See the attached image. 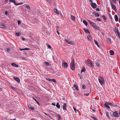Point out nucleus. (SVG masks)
Segmentation results:
<instances>
[{
  "label": "nucleus",
  "instance_id": "obj_1",
  "mask_svg": "<svg viewBox=\"0 0 120 120\" xmlns=\"http://www.w3.org/2000/svg\"><path fill=\"white\" fill-rule=\"evenodd\" d=\"M85 63L90 67H94V64L91 60L86 61L85 62Z\"/></svg>",
  "mask_w": 120,
  "mask_h": 120
},
{
  "label": "nucleus",
  "instance_id": "obj_2",
  "mask_svg": "<svg viewBox=\"0 0 120 120\" xmlns=\"http://www.w3.org/2000/svg\"><path fill=\"white\" fill-rule=\"evenodd\" d=\"M98 80L99 83L102 86L104 84L105 80L103 77L100 76H99Z\"/></svg>",
  "mask_w": 120,
  "mask_h": 120
},
{
  "label": "nucleus",
  "instance_id": "obj_3",
  "mask_svg": "<svg viewBox=\"0 0 120 120\" xmlns=\"http://www.w3.org/2000/svg\"><path fill=\"white\" fill-rule=\"evenodd\" d=\"M72 61L70 65V68L72 70H74L75 68V62L73 59L71 58Z\"/></svg>",
  "mask_w": 120,
  "mask_h": 120
},
{
  "label": "nucleus",
  "instance_id": "obj_4",
  "mask_svg": "<svg viewBox=\"0 0 120 120\" xmlns=\"http://www.w3.org/2000/svg\"><path fill=\"white\" fill-rule=\"evenodd\" d=\"M65 40L66 43L68 44L72 45H74L75 44L74 41L71 40H70L66 39H65Z\"/></svg>",
  "mask_w": 120,
  "mask_h": 120
},
{
  "label": "nucleus",
  "instance_id": "obj_5",
  "mask_svg": "<svg viewBox=\"0 0 120 120\" xmlns=\"http://www.w3.org/2000/svg\"><path fill=\"white\" fill-rule=\"evenodd\" d=\"M92 26L93 27L95 28L96 29L98 30H100V28L95 23H94Z\"/></svg>",
  "mask_w": 120,
  "mask_h": 120
},
{
  "label": "nucleus",
  "instance_id": "obj_6",
  "mask_svg": "<svg viewBox=\"0 0 120 120\" xmlns=\"http://www.w3.org/2000/svg\"><path fill=\"white\" fill-rule=\"evenodd\" d=\"M62 66L65 68H67L68 66V64L66 62H63Z\"/></svg>",
  "mask_w": 120,
  "mask_h": 120
},
{
  "label": "nucleus",
  "instance_id": "obj_7",
  "mask_svg": "<svg viewBox=\"0 0 120 120\" xmlns=\"http://www.w3.org/2000/svg\"><path fill=\"white\" fill-rule=\"evenodd\" d=\"M95 64L96 65L99 67L100 64V62L98 60H96L95 61Z\"/></svg>",
  "mask_w": 120,
  "mask_h": 120
},
{
  "label": "nucleus",
  "instance_id": "obj_8",
  "mask_svg": "<svg viewBox=\"0 0 120 120\" xmlns=\"http://www.w3.org/2000/svg\"><path fill=\"white\" fill-rule=\"evenodd\" d=\"M90 5L93 8H95L97 7L96 4L95 3L91 2Z\"/></svg>",
  "mask_w": 120,
  "mask_h": 120
},
{
  "label": "nucleus",
  "instance_id": "obj_9",
  "mask_svg": "<svg viewBox=\"0 0 120 120\" xmlns=\"http://www.w3.org/2000/svg\"><path fill=\"white\" fill-rule=\"evenodd\" d=\"M113 116L116 117H118L119 116V114L118 112L115 111L113 113Z\"/></svg>",
  "mask_w": 120,
  "mask_h": 120
},
{
  "label": "nucleus",
  "instance_id": "obj_10",
  "mask_svg": "<svg viewBox=\"0 0 120 120\" xmlns=\"http://www.w3.org/2000/svg\"><path fill=\"white\" fill-rule=\"evenodd\" d=\"M67 104L66 103H64V104L63 105V110H64L65 111V110H67L66 108V106Z\"/></svg>",
  "mask_w": 120,
  "mask_h": 120
},
{
  "label": "nucleus",
  "instance_id": "obj_11",
  "mask_svg": "<svg viewBox=\"0 0 120 120\" xmlns=\"http://www.w3.org/2000/svg\"><path fill=\"white\" fill-rule=\"evenodd\" d=\"M111 5L112 8L116 12V6L111 3Z\"/></svg>",
  "mask_w": 120,
  "mask_h": 120
},
{
  "label": "nucleus",
  "instance_id": "obj_12",
  "mask_svg": "<svg viewBox=\"0 0 120 120\" xmlns=\"http://www.w3.org/2000/svg\"><path fill=\"white\" fill-rule=\"evenodd\" d=\"M19 50L21 51H22L23 50H28L30 49V48H25L24 49H21L19 48Z\"/></svg>",
  "mask_w": 120,
  "mask_h": 120
},
{
  "label": "nucleus",
  "instance_id": "obj_13",
  "mask_svg": "<svg viewBox=\"0 0 120 120\" xmlns=\"http://www.w3.org/2000/svg\"><path fill=\"white\" fill-rule=\"evenodd\" d=\"M14 79L17 82H20V80L19 78L18 77H14Z\"/></svg>",
  "mask_w": 120,
  "mask_h": 120
},
{
  "label": "nucleus",
  "instance_id": "obj_14",
  "mask_svg": "<svg viewBox=\"0 0 120 120\" xmlns=\"http://www.w3.org/2000/svg\"><path fill=\"white\" fill-rule=\"evenodd\" d=\"M92 13L96 16L99 17L100 16L99 15L98 13L97 12H93Z\"/></svg>",
  "mask_w": 120,
  "mask_h": 120
},
{
  "label": "nucleus",
  "instance_id": "obj_15",
  "mask_svg": "<svg viewBox=\"0 0 120 120\" xmlns=\"http://www.w3.org/2000/svg\"><path fill=\"white\" fill-rule=\"evenodd\" d=\"M1 27L2 28H6V26L5 24H0Z\"/></svg>",
  "mask_w": 120,
  "mask_h": 120
},
{
  "label": "nucleus",
  "instance_id": "obj_16",
  "mask_svg": "<svg viewBox=\"0 0 120 120\" xmlns=\"http://www.w3.org/2000/svg\"><path fill=\"white\" fill-rule=\"evenodd\" d=\"M27 105L28 108L30 109L31 110H34V108L32 107L30 105L28 104Z\"/></svg>",
  "mask_w": 120,
  "mask_h": 120
},
{
  "label": "nucleus",
  "instance_id": "obj_17",
  "mask_svg": "<svg viewBox=\"0 0 120 120\" xmlns=\"http://www.w3.org/2000/svg\"><path fill=\"white\" fill-rule=\"evenodd\" d=\"M53 10L57 14H59L58 11L56 9V8H54L53 9Z\"/></svg>",
  "mask_w": 120,
  "mask_h": 120
},
{
  "label": "nucleus",
  "instance_id": "obj_18",
  "mask_svg": "<svg viewBox=\"0 0 120 120\" xmlns=\"http://www.w3.org/2000/svg\"><path fill=\"white\" fill-rule=\"evenodd\" d=\"M11 65L12 66L16 68H18L19 67L18 65L15 63H12L11 64Z\"/></svg>",
  "mask_w": 120,
  "mask_h": 120
},
{
  "label": "nucleus",
  "instance_id": "obj_19",
  "mask_svg": "<svg viewBox=\"0 0 120 120\" xmlns=\"http://www.w3.org/2000/svg\"><path fill=\"white\" fill-rule=\"evenodd\" d=\"M114 18L115 21L116 22H117L118 19V18L117 16L116 15H115Z\"/></svg>",
  "mask_w": 120,
  "mask_h": 120
},
{
  "label": "nucleus",
  "instance_id": "obj_20",
  "mask_svg": "<svg viewBox=\"0 0 120 120\" xmlns=\"http://www.w3.org/2000/svg\"><path fill=\"white\" fill-rule=\"evenodd\" d=\"M109 53H110V55H113L114 54V52L112 50H110L109 51Z\"/></svg>",
  "mask_w": 120,
  "mask_h": 120
},
{
  "label": "nucleus",
  "instance_id": "obj_21",
  "mask_svg": "<svg viewBox=\"0 0 120 120\" xmlns=\"http://www.w3.org/2000/svg\"><path fill=\"white\" fill-rule=\"evenodd\" d=\"M83 22L86 26H87L88 25V23L86 20H83Z\"/></svg>",
  "mask_w": 120,
  "mask_h": 120
},
{
  "label": "nucleus",
  "instance_id": "obj_22",
  "mask_svg": "<svg viewBox=\"0 0 120 120\" xmlns=\"http://www.w3.org/2000/svg\"><path fill=\"white\" fill-rule=\"evenodd\" d=\"M56 106L57 108L59 109H60V104H59V103L57 102V104L56 105Z\"/></svg>",
  "mask_w": 120,
  "mask_h": 120
},
{
  "label": "nucleus",
  "instance_id": "obj_23",
  "mask_svg": "<svg viewBox=\"0 0 120 120\" xmlns=\"http://www.w3.org/2000/svg\"><path fill=\"white\" fill-rule=\"evenodd\" d=\"M71 18L72 20L74 21L75 20V16L73 15H71Z\"/></svg>",
  "mask_w": 120,
  "mask_h": 120
},
{
  "label": "nucleus",
  "instance_id": "obj_24",
  "mask_svg": "<svg viewBox=\"0 0 120 120\" xmlns=\"http://www.w3.org/2000/svg\"><path fill=\"white\" fill-rule=\"evenodd\" d=\"M94 42L95 43V44L98 47H99V45L97 41L96 40H94Z\"/></svg>",
  "mask_w": 120,
  "mask_h": 120
},
{
  "label": "nucleus",
  "instance_id": "obj_25",
  "mask_svg": "<svg viewBox=\"0 0 120 120\" xmlns=\"http://www.w3.org/2000/svg\"><path fill=\"white\" fill-rule=\"evenodd\" d=\"M73 87L75 88L77 90H78L79 89L78 88V87L75 84L74 85Z\"/></svg>",
  "mask_w": 120,
  "mask_h": 120
},
{
  "label": "nucleus",
  "instance_id": "obj_26",
  "mask_svg": "<svg viewBox=\"0 0 120 120\" xmlns=\"http://www.w3.org/2000/svg\"><path fill=\"white\" fill-rule=\"evenodd\" d=\"M106 115L109 118H110V116L109 115V112H106Z\"/></svg>",
  "mask_w": 120,
  "mask_h": 120
},
{
  "label": "nucleus",
  "instance_id": "obj_27",
  "mask_svg": "<svg viewBox=\"0 0 120 120\" xmlns=\"http://www.w3.org/2000/svg\"><path fill=\"white\" fill-rule=\"evenodd\" d=\"M105 105L106 107L110 109L109 106L107 104V103L105 104Z\"/></svg>",
  "mask_w": 120,
  "mask_h": 120
},
{
  "label": "nucleus",
  "instance_id": "obj_28",
  "mask_svg": "<svg viewBox=\"0 0 120 120\" xmlns=\"http://www.w3.org/2000/svg\"><path fill=\"white\" fill-rule=\"evenodd\" d=\"M88 22H89V23L91 25H92V24H93L94 22H92L90 20H88Z\"/></svg>",
  "mask_w": 120,
  "mask_h": 120
},
{
  "label": "nucleus",
  "instance_id": "obj_29",
  "mask_svg": "<svg viewBox=\"0 0 120 120\" xmlns=\"http://www.w3.org/2000/svg\"><path fill=\"white\" fill-rule=\"evenodd\" d=\"M107 41L109 43H110L111 42V40L109 38L107 39Z\"/></svg>",
  "mask_w": 120,
  "mask_h": 120
},
{
  "label": "nucleus",
  "instance_id": "obj_30",
  "mask_svg": "<svg viewBox=\"0 0 120 120\" xmlns=\"http://www.w3.org/2000/svg\"><path fill=\"white\" fill-rule=\"evenodd\" d=\"M85 68H83L81 71V72L82 73V72H85Z\"/></svg>",
  "mask_w": 120,
  "mask_h": 120
},
{
  "label": "nucleus",
  "instance_id": "obj_31",
  "mask_svg": "<svg viewBox=\"0 0 120 120\" xmlns=\"http://www.w3.org/2000/svg\"><path fill=\"white\" fill-rule=\"evenodd\" d=\"M107 104L110 105V106H113L112 104L111 103L107 102Z\"/></svg>",
  "mask_w": 120,
  "mask_h": 120
},
{
  "label": "nucleus",
  "instance_id": "obj_32",
  "mask_svg": "<svg viewBox=\"0 0 120 120\" xmlns=\"http://www.w3.org/2000/svg\"><path fill=\"white\" fill-rule=\"evenodd\" d=\"M87 38L89 40L91 41V38L90 36H87Z\"/></svg>",
  "mask_w": 120,
  "mask_h": 120
},
{
  "label": "nucleus",
  "instance_id": "obj_33",
  "mask_svg": "<svg viewBox=\"0 0 120 120\" xmlns=\"http://www.w3.org/2000/svg\"><path fill=\"white\" fill-rule=\"evenodd\" d=\"M45 64L47 66H49V63L48 62H45Z\"/></svg>",
  "mask_w": 120,
  "mask_h": 120
},
{
  "label": "nucleus",
  "instance_id": "obj_34",
  "mask_svg": "<svg viewBox=\"0 0 120 120\" xmlns=\"http://www.w3.org/2000/svg\"><path fill=\"white\" fill-rule=\"evenodd\" d=\"M82 88L83 89H85L86 88V87L84 85H82Z\"/></svg>",
  "mask_w": 120,
  "mask_h": 120
},
{
  "label": "nucleus",
  "instance_id": "obj_35",
  "mask_svg": "<svg viewBox=\"0 0 120 120\" xmlns=\"http://www.w3.org/2000/svg\"><path fill=\"white\" fill-rule=\"evenodd\" d=\"M16 34L17 36H20L21 35L20 33L19 32L17 33H16Z\"/></svg>",
  "mask_w": 120,
  "mask_h": 120
},
{
  "label": "nucleus",
  "instance_id": "obj_36",
  "mask_svg": "<svg viewBox=\"0 0 120 120\" xmlns=\"http://www.w3.org/2000/svg\"><path fill=\"white\" fill-rule=\"evenodd\" d=\"M52 81H53V82H54L55 83H56V80L54 79H52L51 82Z\"/></svg>",
  "mask_w": 120,
  "mask_h": 120
},
{
  "label": "nucleus",
  "instance_id": "obj_37",
  "mask_svg": "<svg viewBox=\"0 0 120 120\" xmlns=\"http://www.w3.org/2000/svg\"><path fill=\"white\" fill-rule=\"evenodd\" d=\"M14 4L16 5H18V4H17V2H16L15 0L14 2V3H13Z\"/></svg>",
  "mask_w": 120,
  "mask_h": 120
},
{
  "label": "nucleus",
  "instance_id": "obj_38",
  "mask_svg": "<svg viewBox=\"0 0 120 120\" xmlns=\"http://www.w3.org/2000/svg\"><path fill=\"white\" fill-rule=\"evenodd\" d=\"M117 35L119 38L120 39V33L118 32H117Z\"/></svg>",
  "mask_w": 120,
  "mask_h": 120
},
{
  "label": "nucleus",
  "instance_id": "obj_39",
  "mask_svg": "<svg viewBox=\"0 0 120 120\" xmlns=\"http://www.w3.org/2000/svg\"><path fill=\"white\" fill-rule=\"evenodd\" d=\"M91 118L93 119L94 120H97L96 118L94 116H92L91 117Z\"/></svg>",
  "mask_w": 120,
  "mask_h": 120
},
{
  "label": "nucleus",
  "instance_id": "obj_40",
  "mask_svg": "<svg viewBox=\"0 0 120 120\" xmlns=\"http://www.w3.org/2000/svg\"><path fill=\"white\" fill-rule=\"evenodd\" d=\"M46 79L47 80H48L51 82L52 79H49V78H48V79Z\"/></svg>",
  "mask_w": 120,
  "mask_h": 120
},
{
  "label": "nucleus",
  "instance_id": "obj_41",
  "mask_svg": "<svg viewBox=\"0 0 120 120\" xmlns=\"http://www.w3.org/2000/svg\"><path fill=\"white\" fill-rule=\"evenodd\" d=\"M102 17H103V18L104 20H106V18H105V15H103L102 16Z\"/></svg>",
  "mask_w": 120,
  "mask_h": 120
},
{
  "label": "nucleus",
  "instance_id": "obj_42",
  "mask_svg": "<svg viewBox=\"0 0 120 120\" xmlns=\"http://www.w3.org/2000/svg\"><path fill=\"white\" fill-rule=\"evenodd\" d=\"M56 27V31L58 30V31H59L60 30V29H59L60 28H59V27L57 26Z\"/></svg>",
  "mask_w": 120,
  "mask_h": 120
},
{
  "label": "nucleus",
  "instance_id": "obj_43",
  "mask_svg": "<svg viewBox=\"0 0 120 120\" xmlns=\"http://www.w3.org/2000/svg\"><path fill=\"white\" fill-rule=\"evenodd\" d=\"M10 2H11L13 3H14V2L15 1V0H9Z\"/></svg>",
  "mask_w": 120,
  "mask_h": 120
},
{
  "label": "nucleus",
  "instance_id": "obj_44",
  "mask_svg": "<svg viewBox=\"0 0 120 120\" xmlns=\"http://www.w3.org/2000/svg\"><path fill=\"white\" fill-rule=\"evenodd\" d=\"M5 15H8V11H6L5 12Z\"/></svg>",
  "mask_w": 120,
  "mask_h": 120
},
{
  "label": "nucleus",
  "instance_id": "obj_45",
  "mask_svg": "<svg viewBox=\"0 0 120 120\" xmlns=\"http://www.w3.org/2000/svg\"><path fill=\"white\" fill-rule=\"evenodd\" d=\"M97 21H101V20L99 18H98L96 20Z\"/></svg>",
  "mask_w": 120,
  "mask_h": 120
},
{
  "label": "nucleus",
  "instance_id": "obj_46",
  "mask_svg": "<svg viewBox=\"0 0 120 120\" xmlns=\"http://www.w3.org/2000/svg\"><path fill=\"white\" fill-rule=\"evenodd\" d=\"M33 99L34 100V101H35L38 104H39V102H38V101H37L36 99H35V98H33Z\"/></svg>",
  "mask_w": 120,
  "mask_h": 120
},
{
  "label": "nucleus",
  "instance_id": "obj_47",
  "mask_svg": "<svg viewBox=\"0 0 120 120\" xmlns=\"http://www.w3.org/2000/svg\"><path fill=\"white\" fill-rule=\"evenodd\" d=\"M21 22L19 20L18 21V25H19L21 24Z\"/></svg>",
  "mask_w": 120,
  "mask_h": 120
},
{
  "label": "nucleus",
  "instance_id": "obj_48",
  "mask_svg": "<svg viewBox=\"0 0 120 120\" xmlns=\"http://www.w3.org/2000/svg\"><path fill=\"white\" fill-rule=\"evenodd\" d=\"M27 8L28 9H30V8L29 6H26Z\"/></svg>",
  "mask_w": 120,
  "mask_h": 120
},
{
  "label": "nucleus",
  "instance_id": "obj_49",
  "mask_svg": "<svg viewBox=\"0 0 120 120\" xmlns=\"http://www.w3.org/2000/svg\"><path fill=\"white\" fill-rule=\"evenodd\" d=\"M73 108L74 109V110L75 111V112H76V109L74 107H73Z\"/></svg>",
  "mask_w": 120,
  "mask_h": 120
},
{
  "label": "nucleus",
  "instance_id": "obj_50",
  "mask_svg": "<svg viewBox=\"0 0 120 120\" xmlns=\"http://www.w3.org/2000/svg\"><path fill=\"white\" fill-rule=\"evenodd\" d=\"M52 105H53L55 106L56 105V103L55 102L52 103Z\"/></svg>",
  "mask_w": 120,
  "mask_h": 120
},
{
  "label": "nucleus",
  "instance_id": "obj_51",
  "mask_svg": "<svg viewBox=\"0 0 120 120\" xmlns=\"http://www.w3.org/2000/svg\"><path fill=\"white\" fill-rule=\"evenodd\" d=\"M96 10L97 11H99L100 9L99 8H97L96 9Z\"/></svg>",
  "mask_w": 120,
  "mask_h": 120
},
{
  "label": "nucleus",
  "instance_id": "obj_52",
  "mask_svg": "<svg viewBox=\"0 0 120 120\" xmlns=\"http://www.w3.org/2000/svg\"><path fill=\"white\" fill-rule=\"evenodd\" d=\"M113 2L116 3V0H112Z\"/></svg>",
  "mask_w": 120,
  "mask_h": 120
},
{
  "label": "nucleus",
  "instance_id": "obj_53",
  "mask_svg": "<svg viewBox=\"0 0 120 120\" xmlns=\"http://www.w3.org/2000/svg\"><path fill=\"white\" fill-rule=\"evenodd\" d=\"M11 88L12 89H13L14 90H15V88L12 86H11Z\"/></svg>",
  "mask_w": 120,
  "mask_h": 120
},
{
  "label": "nucleus",
  "instance_id": "obj_54",
  "mask_svg": "<svg viewBox=\"0 0 120 120\" xmlns=\"http://www.w3.org/2000/svg\"><path fill=\"white\" fill-rule=\"evenodd\" d=\"M85 31L86 33H88L89 32V31L88 30H85Z\"/></svg>",
  "mask_w": 120,
  "mask_h": 120
},
{
  "label": "nucleus",
  "instance_id": "obj_55",
  "mask_svg": "<svg viewBox=\"0 0 120 120\" xmlns=\"http://www.w3.org/2000/svg\"><path fill=\"white\" fill-rule=\"evenodd\" d=\"M23 4V3L22 2V3H20L19 4H18L19 5H21V4Z\"/></svg>",
  "mask_w": 120,
  "mask_h": 120
},
{
  "label": "nucleus",
  "instance_id": "obj_56",
  "mask_svg": "<svg viewBox=\"0 0 120 120\" xmlns=\"http://www.w3.org/2000/svg\"><path fill=\"white\" fill-rule=\"evenodd\" d=\"M56 32L59 35H60V33L59 32V31H56Z\"/></svg>",
  "mask_w": 120,
  "mask_h": 120
},
{
  "label": "nucleus",
  "instance_id": "obj_57",
  "mask_svg": "<svg viewBox=\"0 0 120 120\" xmlns=\"http://www.w3.org/2000/svg\"><path fill=\"white\" fill-rule=\"evenodd\" d=\"M48 47L49 48H51V46H50V45H48Z\"/></svg>",
  "mask_w": 120,
  "mask_h": 120
},
{
  "label": "nucleus",
  "instance_id": "obj_58",
  "mask_svg": "<svg viewBox=\"0 0 120 120\" xmlns=\"http://www.w3.org/2000/svg\"><path fill=\"white\" fill-rule=\"evenodd\" d=\"M48 2L49 3H50V0H47Z\"/></svg>",
  "mask_w": 120,
  "mask_h": 120
},
{
  "label": "nucleus",
  "instance_id": "obj_59",
  "mask_svg": "<svg viewBox=\"0 0 120 120\" xmlns=\"http://www.w3.org/2000/svg\"><path fill=\"white\" fill-rule=\"evenodd\" d=\"M58 118H59V119H60V116L59 115H58Z\"/></svg>",
  "mask_w": 120,
  "mask_h": 120
},
{
  "label": "nucleus",
  "instance_id": "obj_60",
  "mask_svg": "<svg viewBox=\"0 0 120 120\" xmlns=\"http://www.w3.org/2000/svg\"><path fill=\"white\" fill-rule=\"evenodd\" d=\"M22 39L24 41V40H25V38H22Z\"/></svg>",
  "mask_w": 120,
  "mask_h": 120
},
{
  "label": "nucleus",
  "instance_id": "obj_61",
  "mask_svg": "<svg viewBox=\"0 0 120 120\" xmlns=\"http://www.w3.org/2000/svg\"><path fill=\"white\" fill-rule=\"evenodd\" d=\"M10 50V49L9 48H7V51L8 52Z\"/></svg>",
  "mask_w": 120,
  "mask_h": 120
},
{
  "label": "nucleus",
  "instance_id": "obj_62",
  "mask_svg": "<svg viewBox=\"0 0 120 120\" xmlns=\"http://www.w3.org/2000/svg\"><path fill=\"white\" fill-rule=\"evenodd\" d=\"M8 0H5L4 2L6 3H7Z\"/></svg>",
  "mask_w": 120,
  "mask_h": 120
},
{
  "label": "nucleus",
  "instance_id": "obj_63",
  "mask_svg": "<svg viewBox=\"0 0 120 120\" xmlns=\"http://www.w3.org/2000/svg\"><path fill=\"white\" fill-rule=\"evenodd\" d=\"M89 95V93L87 94H86V96H88Z\"/></svg>",
  "mask_w": 120,
  "mask_h": 120
},
{
  "label": "nucleus",
  "instance_id": "obj_64",
  "mask_svg": "<svg viewBox=\"0 0 120 120\" xmlns=\"http://www.w3.org/2000/svg\"><path fill=\"white\" fill-rule=\"evenodd\" d=\"M92 110L94 112L95 111V110L94 109H92Z\"/></svg>",
  "mask_w": 120,
  "mask_h": 120
}]
</instances>
